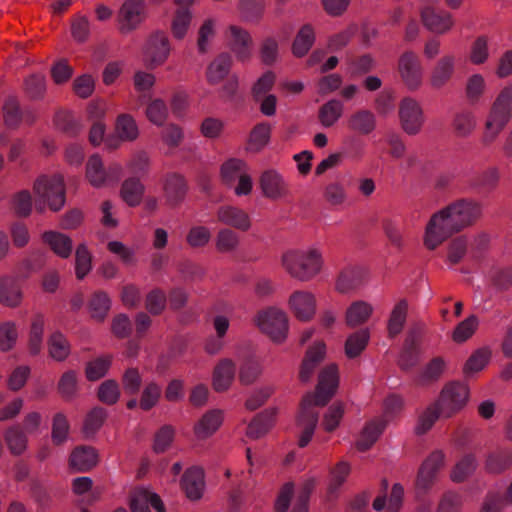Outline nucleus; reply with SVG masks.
Segmentation results:
<instances>
[{
    "label": "nucleus",
    "instance_id": "1",
    "mask_svg": "<svg viewBox=\"0 0 512 512\" xmlns=\"http://www.w3.org/2000/svg\"><path fill=\"white\" fill-rule=\"evenodd\" d=\"M482 213L479 202L460 199L434 214L426 227L425 245L433 250L453 233L472 225Z\"/></svg>",
    "mask_w": 512,
    "mask_h": 512
},
{
    "label": "nucleus",
    "instance_id": "2",
    "mask_svg": "<svg viewBox=\"0 0 512 512\" xmlns=\"http://www.w3.org/2000/svg\"><path fill=\"white\" fill-rule=\"evenodd\" d=\"M339 383L338 369L335 364L323 368L319 374L315 393H308L301 402L298 424L302 428L299 446L305 447L310 442L318 424L317 406H325L336 392Z\"/></svg>",
    "mask_w": 512,
    "mask_h": 512
},
{
    "label": "nucleus",
    "instance_id": "3",
    "mask_svg": "<svg viewBox=\"0 0 512 512\" xmlns=\"http://www.w3.org/2000/svg\"><path fill=\"white\" fill-rule=\"evenodd\" d=\"M512 119V84L506 85L496 96L489 110L483 143L490 144Z\"/></svg>",
    "mask_w": 512,
    "mask_h": 512
},
{
    "label": "nucleus",
    "instance_id": "4",
    "mask_svg": "<svg viewBox=\"0 0 512 512\" xmlns=\"http://www.w3.org/2000/svg\"><path fill=\"white\" fill-rule=\"evenodd\" d=\"M512 119V84L506 85L496 96L489 110L483 143L490 144Z\"/></svg>",
    "mask_w": 512,
    "mask_h": 512
},
{
    "label": "nucleus",
    "instance_id": "5",
    "mask_svg": "<svg viewBox=\"0 0 512 512\" xmlns=\"http://www.w3.org/2000/svg\"><path fill=\"white\" fill-rule=\"evenodd\" d=\"M512 119V84L506 85L496 96L489 110L483 143L490 144Z\"/></svg>",
    "mask_w": 512,
    "mask_h": 512
},
{
    "label": "nucleus",
    "instance_id": "6",
    "mask_svg": "<svg viewBox=\"0 0 512 512\" xmlns=\"http://www.w3.org/2000/svg\"><path fill=\"white\" fill-rule=\"evenodd\" d=\"M281 263L287 273L299 280L309 281L320 272L321 254L316 249L309 251L290 250L282 255Z\"/></svg>",
    "mask_w": 512,
    "mask_h": 512
},
{
    "label": "nucleus",
    "instance_id": "7",
    "mask_svg": "<svg viewBox=\"0 0 512 512\" xmlns=\"http://www.w3.org/2000/svg\"><path fill=\"white\" fill-rule=\"evenodd\" d=\"M34 192L37 197L36 208L44 209L47 205L50 210L57 212L65 204V186L61 175L40 176L34 183Z\"/></svg>",
    "mask_w": 512,
    "mask_h": 512
},
{
    "label": "nucleus",
    "instance_id": "8",
    "mask_svg": "<svg viewBox=\"0 0 512 512\" xmlns=\"http://www.w3.org/2000/svg\"><path fill=\"white\" fill-rule=\"evenodd\" d=\"M122 171V166L116 162L105 167L98 154H93L86 164V177L94 187H102L118 182L122 176Z\"/></svg>",
    "mask_w": 512,
    "mask_h": 512
},
{
    "label": "nucleus",
    "instance_id": "9",
    "mask_svg": "<svg viewBox=\"0 0 512 512\" xmlns=\"http://www.w3.org/2000/svg\"><path fill=\"white\" fill-rule=\"evenodd\" d=\"M259 329L267 334L272 341L280 343L285 340L288 331L287 315L277 309L268 308L258 313L256 318Z\"/></svg>",
    "mask_w": 512,
    "mask_h": 512
},
{
    "label": "nucleus",
    "instance_id": "10",
    "mask_svg": "<svg viewBox=\"0 0 512 512\" xmlns=\"http://www.w3.org/2000/svg\"><path fill=\"white\" fill-rule=\"evenodd\" d=\"M147 17L146 0H124L118 14V29L122 34L136 30Z\"/></svg>",
    "mask_w": 512,
    "mask_h": 512
},
{
    "label": "nucleus",
    "instance_id": "11",
    "mask_svg": "<svg viewBox=\"0 0 512 512\" xmlns=\"http://www.w3.org/2000/svg\"><path fill=\"white\" fill-rule=\"evenodd\" d=\"M445 455L442 451L432 452L421 464L417 478V493H426L436 482L440 470L444 466Z\"/></svg>",
    "mask_w": 512,
    "mask_h": 512
},
{
    "label": "nucleus",
    "instance_id": "12",
    "mask_svg": "<svg viewBox=\"0 0 512 512\" xmlns=\"http://www.w3.org/2000/svg\"><path fill=\"white\" fill-rule=\"evenodd\" d=\"M399 121L402 130L410 135H417L424 124V114L420 104L413 98L405 97L399 103Z\"/></svg>",
    "mask_w": 512,
    "mask_h": 512
},
{
    "label": "nucleus",
    "instance_id": "13",
    "mask_svg": "<svg viewBox=\"0 0 512 512\" xmlns=\"http://www.w3.org/2000/svg\"><path fill=\"white\" fill-rule=\"evenodd\" d=\"M468 387L462 383L453 382L445 386L438 400L445 418L461 410L468 400Z\"/></svg>",
    "mask_w": 512,
    "mask_h": 512
},
{
    "label": "nucleus",
    "instance_id": "14",
    "mask_svg": "<svg viewBox=\"0 0 512 512\" xmlns=\"http://www.w3.org/2000/svg\"><path fill=\"white\" fill-rule=\"evenodd\" d=\"M398 70L405 85L410 90L417 89L422 82V66L417 54L404 52L398 62Z\"/></svg>",
    "mask_w": 512,
    "mask_h": 512
},
{
    "label": "nucleus",
    "instance_id": "15",
    "mask_svg": "<svg viewBox=\"0 0 512 512\" xmlns=\"http://www.w3.org/2000/svg\"><path fill=\"white\" fill-rule=\"evenodd\" d=\"M259 186L263 196L271 200L282 199L289 194L287 181L274 169H267L262 172L259 178Z\"/></svg>",
    "mask_w": 512,
    "mask_h": 512
},
{
    "label": "nucleus",
    "instance_id": "16",
    "mask_svg": "<svg viewBox=\"0 0 512 512\" xmlns=\"http://www.w3.org/2000/svg\"><path fill=\"white\" fill-rule=\"evenodd\" d=\"M144 53L149 67L163 64L170 53L169 39L165 33L161 31L154 32L147 41Z\"/></svg>",
    "mask_w": 512,
    "mask_h": 512
},
{
    "label": "nucleus",
    "instance_id": "17",
    "mask_svg": "<svg viewBox=\"0 0 512 512\" xmlns=\"http://www.w3.org/2000/svg\"><path fill=\"white\" fill-rule=\"evenodd\" d=\"M218 222L241 231H247L251 226L249 215L242 209L223 205L216 212Z\"/></svg>",
    "mask_w": 512,
    "mask_h": 512
},
{
    "label": "nucleus",
    "instance_id": "18",
    "mask_svg": "<svg viewBox=\"0 0 512 512\" xmlns=\"http://www.w3.org/2000/svg\"><path fill=\"white\" fill-rule=\"evenodd\" d=\"M421 18L427 29L438 34L447 32L453 25L450 13L433 7H425L421 12Z\"/></svg>",
    "mask_w": 512,
    "mask_h": 512
},
{
    "label": "nucleus",
    "instance_id": "19",
    "mask_svg": "<svg viewBox=\"0 0 512 512\" xmlns=\"http://www.w3.org/2000/svg\"><path fill=\"white\" fill-rule=\"evenodd\" d=\"M420 343V336L416 332H412L407 336L398 358V365L401 370L409 371L419 363Z\"/></svg>",
    "mask_w": 512,
    "mask_h": 512
},
{
    "label": "nucleus",
    "instance_id": "20",
    "mask_svg": "<svg viewBox=\"0 0 512 512\" xmlns=\"http://www.w3.org/2000/svg\"><path fill=\"white\" fill-rule=\"evenodd\" d=\"M289 305L296 318L301 321H308L315 314V298L307 291H295L290 296Z\"/></svg>",
    "mask_w": 512,
    "mask_h": 512
},
{
    "label": "nucleus",
    "instance_id": "21",
    "mask_svg": "<svg viewBox=\"0 0 512 512\" xmlns=\"http://www.w3.org/2000/svg\"><path fill=\"white\" fill-rule=\"evenodd\" d=\"M512 467V451L508 448H496L487 453L484 469L489 474L499 475Z\"/></svg>",
    "mask_w": 512,
    "mask_h": 512
},
{
    "label": "nucleus",
    "instance_id": "22",
    "mask_svg": "<svg viewBox=\"0 0 512 512\" xmlns=\"http://www.w3.org/2000/svg\"><path fill=\"white\" fill-rule=\"evenodd\" d=\"M367 275V270L364 267H347L341 271L336 288L341 293L355 290L366 282Z\"/></svg>",
    "mask_w": 512,
    "mask_h": 512
},
{
    "label": "nucleus",
    "instance_id": "23",
    "mask_svg": "<svg viewBox=\"0 0 512 512\" xmlns=\"http://www.w3.org/2000/svg\"><path fill=\"white\" fill-rule=\"evenodd\" d=\"M377 125V119L375 114L368 109H358L353 112L348 120V128L360 135H369L375 129Z\"/></svg>",
    "mask_w": 512,
    "mask_h": 512
},
{
    "label": "nucleus",
    "instance_id": "24",
    "mask_svg": "<svg viewBox=\"0 0 512 512\" xmlns=\"http://www.w3.org/2000/svg\"><path fill=\"white\" fill-rule=\"evenodd\" d=\"M235 363L229 358L221 359L214 368L212 385L215 391H226L232 384L235 376Z\"/></svg>",
    "mask_w": 512,
    "mask_h": 512
},
{
    "label": "nucleus",
    "instance_id": "25",
    "mask_svg": "<svg viewBox=\"0 0 512 512\" xmlns=\"http://www.w3.org/2000/svg\"><path fill=\"white\" fill-rule=\"evenodd\" d=\"M455 63L454 55H445L437 61L430 76V84L433 88H442L449 82L455 71Z\"/></svg>",
    "mask_w": 512,
    "mask_h": 512
},
{
    "label": "nucleus",
    "instance_id": "26",
    "mask_svg": "<svg viewBox=\"0 0 512 512\" xmlns=\"http://www.w3.org/2000/svg\"><path fill=\"white\" fill-rule=\"evenodd\" d=\"M229 44L232 51L236 54L240 61H245L250 58V47L252 39L248 31L232 25L229 27Z\"/></svg>",
    "mask_w": 512,
    "mask_h": 512
},
{
    "label": "nucleus",
    "instance_id": "27",
    "mask_svg": "<svg viewBox=\"0 0 512 512\" xmlns=\"http://www.w3.org/2000/svg\"><path fill=\"white\" fill-rule=\"evenodd\" d=\"M181 487L189 499H200L204 489V474L202 469L198 467L187 469L182 476Z\"/></svg>",
    "mask_w": 512,
    "mask_h": 512
},
{
    "label": "nucleus",
    "instance_id": "28",
    "mask_svg": "<svg viewBox=\"0 0 512 512\" xmlns=\"http://www.w3.org/2000/svg\"><path fill=\"white\" fill-rule=\"evenodd\" d=\"M187 184L184 177L177 173H170L164 181V194L169 205L180 204L186 195Z\"/></svg>",
    "mask_w": 512,
    "mask_h": 512
},
{
    "label": "nucleus",
    "instance_id": "29",
    "mask_svg": "<svg viewBox=\"0 0 512 512\" xmlns=\"http://www.w3.org/2000/svg\"><path fill=\"white\" fill-rule=\"evenodd\" d=\"M325 356V345L317 343L308 349L302 362L299 378L303 383L310 381L316 367L323 361Z\"/></svg>",
    "mask_w": 512,
    "mask_h": 512
},
{
    "label": "nucleus",
    "instance_id": "30",
    "mask_svg": "<svg viewBox=\"0 0 512 512\" xmlns=\"http://www.w3.org/2000/svg\"><path fill=\"white\" fill-rule=\"evenodd\" d=\"M98 461L96 450L90 446L76 447L70 456V465L80 472L93 468Z\"/></svg>",
    "mask_w": 512,
    "mask_h": 512
},
{
    "label": "nucleus",
    "instance_id": "31",
    "mask_svg": "<svg viewBox=\"0 0 512 512\" xmlns=\"http://www.w3.org/2000/svg\"><path fill=\"white\" fill-rule=\"evenodd\" d=\"M22 300L21 286L18 280L12 277L0 279V302L8 307H17Z\"/></svg>",
    "mask_w": 512,
    "mask_h": 512
},
{
    "label": "nucleus",
    "instance_id": "32",
    "mask_svg": "<svg viewBox=\"0 0 512 512\" xmlns=\"http://www.w3.org/2000/svg\"><path fill=\"white\" fill-rule=\"evenodd\" d=\"M232 65V58L227 53L218 55L207 68V80L210 84H217L229 73Z\"/></svg>",
    "mask_w": 512,
    "mask_h": 512
},
{
    "label": "nucleus",
    "instance_id": "33",
    "mask_svg": "<svg viewBox=\"0 0 512 512\" xmlns=\"http://www.w3.org/2000/svg\"><path fill=\"white\" fill-rule=\"evenodd\" d=\"M222 415L218 410H211L205 413L194 427L198 439H206L211 436L221 425Z\"/></svg>",
    "mask_w": 512,
    "mask_h": 512
},
{
    "label": "nucleus",
    "instance_id": "34",
    "mask_svg": "<svg viewBox=\"0 0 512 512\" xmlns=\"http://www.w3.org/2000/svg\"><path fill=\"white\" fill-rule=\"evenodd\" d=\"M385 427L386 420L383 419L368 423L357 440V449L360 451L368 450L376 442Z\"/></svg>",
    "mask_w": 512,
    "mask_h": 512
},
{
    "label": "nucleus",
    "instance_id": "35",
    "mask_svg": "<svg viewBox=\"0 0 512 512\" xmlns=\"http://www.w3.org/2000/svg\"><path fill=\"white\" fill-rule=\"evenodd\" d=\"M408 312V302L405 299H401L392 309L387 330L389 337L393 338L401 333L406 323Z\"/></svg>",
    "mask_w": 512,
    "mask_h": 512
},
{
    "label": "nucleus",
    "instance_id": "36",
    "mask_svg": "<svg viewBox=\"0 0 512 512\" xmlns=\"http://www.w3.org/2000/svg\"><path fill=\"white\" fill-rule=\"evenodd\" d=\"M43 240L58 256L62 258L70 256L72 252V241L68 236L59 232L48 231L43 234Z\"/></svg>",
    "mask_w": 512,
    "mask_h": 512
},
{
    "label": "nucleus",
    "instance_id": "37",
    "mask_svg": "<svg viewBox=\"0 0 512 512\" xmlns=\"http://www.w3.org/2000/svg\"><path fill=\"white\" fill-rule=\"evenodd\" d=\"M315 41V33L310 24H305L298 31L293 44L292 53L296 57L305 56Z\"/></svg>",
    "mask_w": 512,
    "mask_h": 512
},
{
    "label": "nucleus",
    "instance_id": "38",
    "mask_svg": "<svg viewBox=\"0 0 512 512\" xmlns=\"http://www.w3.org/2000/svg\"><path fill=\"white\" fill-rule=\"evenodd\" d=\"M275 411L265 410L259 413L251 421L247 428V436L252 439H258L268 432L273 424Z\"/></svg>",
    "mask_w": 512,
    "mask_h": 512
},
{
    "label": "nucleus",
    "instance_id": "39",
    "mask_svg": "<svg viewBox=\"0 0 512 512\" xmlns=\"http://www.w3.org/2000/svg\"><path fill=\"white\" fill-rule=\"evenodd\" d=\"M344 105L340 100L332 99L323 104L318 113L320 123L328 128L333 126L342 116Z\"/></svg>",
    "mask_w": 512,
    "mask_h": 512
},
{
    "label": "nucleus",
    "instance_id": "40",
    "mask_svg": "<svg viewBox=\"0 0 512 512\" xmlns=\"http://www.w3.org/2000/svg\"><path fill=\"white\" fill-rule=\"evenodd\" d=\"M47 345L50 357L56 361L62 362L70 354V344L60 331H55L50 335Z\"/></svg>",
    "mask_w": 512,
    "mask_h": 512
},
{
    "label": "nucleus",
    "instance_id": "41",
    "mask_svg": "<svg viewBox=\"0 0 512 512\" xmlns=\"http://www.w3.org/2000/svg\"><path fill=\"white\" fill-rule=\"evenodd\" d=\"M122 199L131 207L137 206L144 194V186L136 177L126 179L121 187Z\"/></svg>",
    "mask_w": 512,
    "mask_h": 512
},
{
    "label": "nucleus",
    "instance_id": "42",
    "mask_svg": "<svg viewBox=\"0 0 512 512\" xmlns=\"http://www.w3.org/2000/svg\"><path fill=\"white\" fill-rule=\"evenodd\" d=\"M248 171L247 164L240 159L231 158L222 164L221 176L227 186H233L242 174Z\"/></svg>",
    "mask_w": 512,
    "mask_h": 512
},
{
    "label": "nucleus",
    "instance_id": "43",
    "mask_svg": "<svg viewBox=\"0 0 512 512\" xmlns=\"http://www.w3.org/2000/svg\"><path fill=\"white\" fill-rule=\"evenodd\" d=\"M478 466L477 458L474 454L464 455L454 466L451 472V479L454 482H463L474 473Z\"/></svg>",
    "mask_w": 512,
    "mask_h": 512
},
{
    "label": "nucleus",
    "instance_id": "44",
    "mask_svg": "<svg viewBox=\"0 0 512 512\" xmlns=\"http://www.w3.org/2000/svg\"><path fill=\"white\" fill-rule=\"evenodd\" d=\"M498 179L499 176L497 170L491 168L482 173H477L471 176L469 179V185L480 193L489 192L497 185Z\"/></svg>",
    "mask_w": 512,
    "mask_h": 512
},
{
    "label": "nucleus",
    "instance_id": "45",
    "mask_svg": "<svg viewBox=\"0 0 512 512\" xmlns=\"http://www.w3.org/2000/svg\"><path fill=\"white\" fill-rule=\"evenodd\" d=\"M373 308L364 301H355L346 312V323L348 326L354 327L364 323L371 315Z\"/></svg>",
    "mask_w": 512,
    "mask_h": 512
},
{
    "label": "nucleus",
    "instance_id": "46",
    "mask_svg": "<svg viewBox=\"0 0 512 512\" xmlns=\"http://www.w3.org/2000/svg\"><path fill=\"white\" fill-rule=\"evenodd\" d=\"M368 329H361L348 336L345 343V353L349 358H355L366 348L369 341Z\"/></svg>",
    "mask_w": 512,
    "mask_h": 512
},
{
    "label": "nucleus",
    "instance_id": "47",
    "mask_svg": "<svg viewBox=\"0 0 512 512\" xmlns=\"http://www.w3.org/2000/svg\"><path fill=\"white\" fill-rule=\"evenodd\" d=\"M111 307L109 296L103 291L95 292L89 301V310L91 317L98 321H103Z\"/></svg>",
    "mask_w": 512,
    "mask_h": 512
},
{
    "label": "nucleus",
    "instance_id": "48",
    "mask_svg": "<svg viewBox=\"0 0 512 512\" xmlns=\"http://www.w3.org/2000/svg\"><path fill=\"white\" fill-rule=\"evenodd\" d=\"M3 116L5 124L10 128H16L23 119V112L18 99L15 96H8L3 104Z\"/></svg>",
    "mask_w": 512,
    "mask_h": 512
},
{
    "label": "nucleus",
    "instance_id": "49",
    "mask_svg": "<svg viewBox=\"0 0 512 512\" xmlns=\"http://www.w3.org/2000/svg\"><path fill=\"white\" fill-rule=\"evenodd\" d=\"M261 366L254 355L247 356L240 365L239 380L244 385L252 384L260 375Z\"/></svg>",
    "mask_w": 512,
    "mask_h": 512
},
{
    "label": "nucleus",
    "instance_id": "50",
    "mask_svg": "<svg viewBox=\"0 0 512 512\" xmlns=\"http://www.w3.org/2000/svg\"><path fill=\"white\" fill-rule=\"evenodd\" d=\"M479 326V319L476 315H470L461 321L453 330L452 339L456 343H464L472 337Z\"/></svg>",
    "mask_w": 512,
    "mask_h": 512
},
{
    "label": "nucleus",
    "instance_id": "51",
    "mask_svg": "<svg viewBox=\"0 0 512 512\" xmlns=\"http://www.w3.org/2000/svg\"><path fill=\"white\" fill-rule=\"evenodd\" d=\"M264 0H240L239 10L244 20L258 22L264 13Z\"/></svg>",
    "mask_w": 512,
    "mask_h": 512
},
{
    "label": "nucleus",
    "instance_id": "52",
    "mask_svg": "<svg viewBox=\"0 0 512 512\" xmlns=\"http://www.w3.org/2000/svg\"><path fill=\"white\" fill-rule=\"evenodd\" d=\"M116 132L121 140L132 141L138 136V127L132 116L121 114L116 121Z\"/></svg>",
    "mask_w": 512,
    "mask_h": 512
},
{
    "label": "nucleus",
    "instance_id": "53",
    "mask_svg": "<svg viewBox=\"0 0 512 512\" xmlns=\"http://www.w3.org/2000/svg\"><path fill=\"white\" fill-rule=\"evenodd\" d=\"M491 351L489 348H479L472 353L464 366L466 375L481 371L489 362Z\"/></svg>",
    "mask_w": 512,
    "mask_h": 512
},
{
    "label": "nucleus",
    "instance_id": "54",
    "mask_svg": "<svg viewBox=\"0 0 512 512\" xmlns=\"http://www.w3.org/2000/svg\"><path fill=\"white\" fill-rule=\"evenodd\" d=\"M5 441L12 454L20 455L26 448L27 438L19 426H12L5 432Z\"/></svg>",
    "mask_w": 512,
    "mask_h": 512
},
{
    "label": "nucleus",
    "instance_id": "55",
    "mask_svg": "<svg viewBox=\"0 0 512 512\" xmlns=\"http://www.w3.org/2000/svg\"><path fill=\"white\" fill-rule=\"evenodd\" d=\"M191 18L188 6H179L172 22V33L175 38L182 39L186 35Z\"/></svg>",
    "mask_w": 512,
    "mask_h": 512
},
{
    "label": "nucleus",
    "instance_id": "56",
    "mask_svg": "<svg viewBox=\"0 0 512 512\" xmlns=\"http://www.w3.org/2000/svg\"><path fill=\"white\" fill-rule=\"evenodd\" d=\"M162 394L161 386L151 381L144 387L141 398L139 401L140 408L144 411H149L158 403Z\"/></svg>",
    "mask_w": 512,
    "mask_h": 512
},
{
    "label": "nucleus",
    "instance_id": "57",
    "mask_svg": "<svg viewBox=\"0 0 512 512\" xmlns=\"http://www.w3.org/2000/svg\"><path fill=\"white\" fill-rule=\"evenodd\" d=\"M55 125L68 135L74 136L81 130V126L75 116L68 111H59L55 115Z\"/></svg>",
    "mask_w": 512,
    "mask_h": 512
},
{
    "label": "nucleus",
    "instance_id": "58",
    "mask_svg": "<svg viewBox=\"0 0 512 512\" xmlns=\"http://www.w3.org/2000/svg\"><path fill=\"white\" fill-rule=\"evenodd\" d=\"M348 72L352 77H359L369 73L374 67V59L369 54L352 57L348 61Z\"/></svg>",
    "mask_w": 512,
    "mask_h": 512
},
{
    "label": "nucleus",
    "instance_id": "59",
    "mask_svg": "<svg viewBox=\"0 0 512 512\" xmlns=\"http://www.w3.org/2000/svg\"><path fill=\"white\" fill-rule=\"evenodd\" d=\"M155 83V77L147 72L139 71L134 75L135 89L141 93L139 96L140 103L144 104L150 100L149 90Z\"/></svg>",
    "mask_w": 512,
    "mask_h": 512
},
{
    "label": "nucleus",
    "instance_id": "60",
    "mask_svg": "<svg viewBox=\"0 0 512 512\" xmlns=\"http://www.w3.org/2000/svg\"><path fill=\"white\" fill-rule=\"evenodd\" d=\"M442 415V409L439 406V402L429 407L419 418V422L416 426V433L418 435L425 434Z\"/></svg>",
    "mask_w": 512,
    "mask_h": 512
},
{
    "label": "nucleus",
    "instance_id": "61",
    "mask_svg": "<svg viewBox=\"0 0 512 512\" xmlns=\"http://www.w3.org/2000/svg\"><path fill=\"white\" fill-rule=\"evenodd\" d=\"M24 90L30 99H41L46 90L45 77L40 74H33L29 76L25 80Z\"/></svg>",
    "mask_w": 512,
    "mask_h": 512
},
{
    "label": "nucleus",
    "instance_id": "62",
    "mask_svg": "<svg viewBox=\"0 0 512 512\" xmlns=\"http://www.w3.org/2000/svg\"><path fill=\"white\" fill-rule=\"evenodd\" d=\"M239 244L238 235L229 228L220 229L216 238V248L220 252L234 251Z\"/></svg>",
    "mask_w": 512,
    "mask_h": 512
},
{
    "label": "nucleus",
    "instance_id": "63",
    "mask_svg": "<svg viewBox=\"0 0 512 512\" xmlns=\"http://www.w3.org/2000/svg\"><path fill=\"white\" fill-rule=\"evenodd\" d=\"M18 338L16 324L11 321L4 322L0 325V350H11Z\"/></svg>",
    "mask_w": 512,
    "mask_h": 512
},
{
    "label": "nucleus",
    "instance_id": "64",
    "mask_svg": "<svg viewBox=\"0 0 512 512\" xmlns=\"http://www.w3.org/2000/svg\"><path fill=\"white\" fill-rule=\"evenodd\" d=\"M486 84L482 75L474 74L470 76L466 84V96L471 104L477 103L484 93Z\"/></svg>",
    "mask_w": 512,
    "mask_h": 512
}]
</instances>
